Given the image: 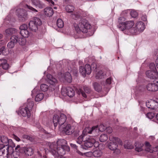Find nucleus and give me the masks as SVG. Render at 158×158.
Segmentation results:
<instances>
[{"label":"nucleus","instance_id":"obj_33","mask_svg":"<svg viewBox=\"0 0 158 158\" xmlns=\"http://www.w3.org/2000/svg\"><path fill=\"white\" fill-rule=\"evenodd\" d=\"M93 86L95 91L100 92L102 89L101 85L97 82H95L93 84Z\"/></svg>","mask_w":158,"mask_h":158},{"label":"nucleus","instance_id":"obj_2","mask_svg":"<svg viewBox=\"0 0 158 158\" xmlns=\"http://www.w3.org/2000/svg\"><path fill=\"white\" fill-rule=\"evenodd\" d=\"M75 29L78 33L81 32L84 33H86L88 30L91 28V26L88 21L85 19H81L78 24L74 23L73 24Z\"/></svg>","mask_w":158,"mask_h":158},{"label":"nucleus","instance_id":"obj_18","mask_svg":"<svg viewBox=\"0 0 158 158\" xmlns=\"http://www.w3.org/2000/svg\"><path fill=\"white\" fill-rule=\"evenodd\" d=\"M91 90L90 88L88 86H85L83 87V90L81 89H80L78 91L79 94H81L82 96L85 98L87 97V95L85 93L89 94L91 92Z\"/></svg>","mask_w":158,"mask_h":158},{"label":"nucleus","instance_id":"obj_47","mask_svg":"<svg viewBox=\"0 0 158 158\" xmlns=\"http://www.w3.org/2000/svg\"><path fill=\"white\" fill-rule=\"evenodd\" d=\"M149 68L151 70L157 71L155 64L153 63H151L149 65Z\"/></svg>","mask_w":158,"mask_h":158},{"label":"nucleus","instance_id":"obj_8","mask_svg":"<svg viewBox=\"0 0 158 158\" xmlns=\"http://www.w3.org/2000/svg\"><path fill=\"white\" fill-rule=\"evenodd\" d=\"M42 22L39 18L35 17L33 20L30 21L29 23V27L31 30L35 32L37 30L38 26L42 24Z\"/></svg>","mask_w":158,"mask_h":158},{"label":"nucleus","instance_id":"obj_51","mask_svg":"<svg viewBox=\"0 0 158 158\" xmlns=\"http://www.w3.org/2000/svg\"><path fill=\"white\" fill-rule=\"evenodd\" d=\"M15 44L10 41L8 43L7 46L9 48H14Z\"/></svg>","mask_w":158,"mask_h":158},{"label":"nucleus","instance_id":"obj_3","mask_svg":"<svg viewBox=\"0 0 158 158\" xmlns=\"http://www.w3.org/2000/svg\"><path fill=\"white\" fill-rule=\"evenodd\" d=\"M49 151L54 156L59 157V156H63L66 153V152H69L70 151L69 146L64 147H54L53 144H51L49 146Z\"/></svg>","mask_w":158,"mask_h":158},{"label":"nucleus","instance_id":"obj_35","mask_svg":"<svg viewBox=\"0 0 158 158\" xmlns=\"http://www.w3.org/2000/svg\"><path fill=\"white\" fill-rule=\"evenodd\" d=\"M20 33L21 35L25 38H27L30 35V33L27 30V29L25 30L24 31L22 30L20 31Z\"/></svg>","mask_w":158,"mask_h":158},{"label":"nucleus","instance_id":"obj_16","mask_svg":"<svg viewBox=\"0 0 158 158\" xmlns=\"http://www.w3.org/2000/svg\"><path fill=\"white\" fill-rule=\"evenodd\" d=\"M147 76L151 79L158 78V73L157 71L148 70L146 72Z\"/></svg>","mask_w":158,"mask_h":158},{"label":"nucleus","instance_id":"obj_62","mask_svg":"<svg viewBox=\"0 0 158 158\" xmlns=\"http://www.w3.org/2000/svg\"><path fill=\"white\" fill-rule=\"evenodd\" d=\"M5 73V72L4 70H3L1 68H0V76H1V75Z\"/></svg>","mask_w":158,"mask_h":158},{"label":"nucleus","instance_id":"obj_50","mask_svg":"<svg viewBox=\"0 0 158 158\" xmlns=\"http://www.w3.org/2000/svg\"><path fill=\"white\" fill-rule=\"evenodd\" d=\"M22 137L23 139H25L31 141H32L33 140L32 138L28 135H23L22 136Z\"/></svg>","mask_w":158,"mask_h":158},{"label":"nucleus","instance_id":"obj_38","mask_svg":"<svg viewBox=\"0 0 158 158\" xmlns=\"http://www.w3.org/2000/svg\"><path fill=\"white\" fill-rule=\"evenodd\" d=\"M108 139V136L106 134H102L99 137V140L100 142H104L106 141Z\"/></svg>","mask_w":158,"mask_h":158},{"label":"nucleus","instance_id":"obj_58","mask_svg":"<svg viewBox=\"0 0 158 158\" xmlns=\"http://www.w3.org/2000/svg\"><path fill=\"white\" fill-rule=\"evenodd\" d=\"M12 137L15 139L16 141L19 142L20 140V139L15 134H13Z\"/></svg>","mask_w":158,"mask_h":158},{"label":"nucleus","instance_id":"obj_20","mask_svg":"<svg viewBox=\"0 0 158 158\" xmlns=\"http://www.w3.org/2000/svg\"><path fill=\"white\" fill-rule=\"evenodd\" d=\"M144 29L145 25L144 23L141 21L138 22L136 23L135 27V29L136 31L135 35L137 34L138 31L142 32Z\"/></svg>","mask_w":158,"mask_h":158},{"label":"nucleus","instance_id":"obj_40","mask_svg":"<svg viewBox=\"0 0 158 158\" xmlns=\"http://www.w3.org/2000/svg\"><path fill=\"white\" fill-rule=\"evenodd\" d=\"M74 8V7L72 5H68L65 7V10L68 13L73 12Z\"/></svg>","mask_w":158,"mask_h":158},{"label":"nucleus","instance_id":"obj_23","mask_svg":"<svg viewBox=\"0 0 158 158\" xmlns=\"http://www.w3.org/2000/svg\"><path fill=\"white\" fill-rule=\"evenodd\" d=\"M63 131L65 134L68 135H71L74 132L73 128L71 127L70 124H67L64 127Z\"/></svg>","mask_w":158,"mask_h":158},{"label":"nucleus","instance_id":"obj_53","mask_svg":"<svg viewBox=\"0 0 158 158\" xmlns=\"http://www.w3.org/2000/svg\"><path fill=\"white\" fill-rule=\"evenodd\" d=\"M26 6L27 8H28L29 10H30L31 11L34 12H37L38 11L37 10L33 8L32 7L30 6H29L28 5H26Z\"/></svg>","mask_w":158,"mask_h":158},{"label":"nucleus","instance_id":"obj_59","mask_svg":"<svg viewBox=\"0 0 158 158\" xmlns=\"http://www.w3.org/2000/svg\"><path fill=\"white\" fill-rule=\"evenodd\" d=\"M6 148L5 145L3 144H0V150H6Z\"/></svg>","mask_w":158,"mask_h":158},{"label":"nucleus","instance_id":"obj_24","mask_svg":"<svg viewBox=\"0 0 158 158\" xmlns=\"http://www.w3.org/2000/svg\"><path fill=\"white\" fill-rule=\"evenodd\" d=\"M31 2L32 4L36 7L42 9L45 7L44 4L40 0H31Z\"/></svg>","mask_w":158,"mask_h":158},{"label":"nucleus","instance_id":"obj_48","mask_svg":"<svg viewBox=\"0 0 158 158\" xmlns=\"http://www.w3.org/2000/svg\"><path fill=\"white\" fill-rule=\"evenodd\" d=\"M155 115L154 113L149 112L148 113L146 114V117L150 119H152L155 116Z\"/></svg>","mask_w":158,"mask_h":158},{"label":"nucleus","instance_id":"obj_60","mask_svg":"<svg viewBox=\"0 0 158 158\" xmlns=\"http://www.w3.org/2000/svg\"><path fill=\"white\" fill-rule=\"evenodd\" d=\"M5 49V47L4 46H2V47L0 49V55L2 53V54H3V52L4 51Z\"/></svg>","mask_w":158,"mask_h":158},{"label":"nucleus","instance_id":"obj_14","mask_svg":"<svg viewBox=\"0 0 158 158\" xmlns=\"http://www.w3.org/2000/svg\"><path fill=\"white\" fill-rule=\"evenodd\" d=\"M15 145L13 142L12 140H10V144L8 145L7 147L6 148L5 151L6 153V157H8L7 156L11 154L14 152L13 148L15 147Z\"/></svg>","mask_w":158,"mask_h":158},{"label":"nucleus","instance_id":"obj_31","mask_svg":"<svg viewBox=\"0 0 158 158\" xmlns=\"http://www.w3.org/2000/svg\"><path fill=\"white\" fill-rule=\"evenodd\" d=\"M145 150L150 153H152L153 151L152 147L148 142H146L145 143Z\"/></svg>","mask_w":158,"mask_h":158},{"label":"nucleus","instance_id":"obj_22","mask_svg":"<svg viewBox=\"0 0 158 158\" xmlns=\"http://www.w3.org/2000/svg\"><path fill=\"white\" fill-rule=\"evenodd\" d=\"M34 105V101L31 99H28L27 103L24 104L23 106L31 112Z\"/></svg>","mask_w":158,"mask_h":158},{"label":"nucleus","instance_id":"obj_55","mask_svg":"<svg viewBox=\"0 0 158 158\" xmlns=\"http://www.w3.org/2000/svg\"><path fill=\"white\" fill-rule=\"evenodd\" d=\"M112 81L111 78V77H109L107 78L106 80V84L110 85L111 84Z\"/></svg>","mask_w":158,"mask_h":158},{"label":"nucleus","instance_id":"obj_45","mask_svg":"<svg viewBox=\"0 0 158 158\" xmlns=\"http://www.w3.org/2000/svg\"><path fill=\"white\" fill-rule=\"evenodd\" d=\"M130 15L133 18H136L138 16V13L135 10H132L130 12Z\"/></svg>","mask_w":158,"mask_h":158},{"label":"nucleus","instance_id":"obj_12","mask_svg":"<svg viewBox=\"0 0 158 158\" xmlns=\"http://www.w3.org/2000/svg\"><path fill=\"white\" fill-rule=\"evenodd\" d=\"M61 94L64 96L67 95L69 97H72L75 95V91L72 88L67 87L62 90Z\"/></svg>","mask_w":158,"mask_h":158},{"label":"nucleus","instance_id":"obj_13","mask_svg":"<svg viewBox=\"0 0 158 158\" xmlns=\"http://www.w3.org/2000/svg\"><path fill=\"white\" fill-rule=\"evenodd\" d=\"M95 142L94 138L86 137L84 141V145H82L83 148L86 149L88 148H90L93 146V143Z\"/></svg>","mask_w":158,"mask_h":158},{"label":"nucleus","instance_id":"obj_28","mask_svg":"<svg viewBox=\"0 0 158 158\" xmlns=\"http://www.w3.org/2000/svg\"><path fill=\"white\" fill-rule=\"evenodd\" d=\"M44 12L45 14L47 16L49 17L52 16L54 13L53 9L50 7L45 8L44 10Z\"/></svg>","mask_w":158,"mask_h":158},{"label":"nucleus","instance_id":"obj_30","mask_svg":"<svg viewBox=\"0 0 158 158\" xmlns=\"http://www.w3.org/2000/svg\"><path fill=\"white\" fill-rule=\"evenodd\" d=\"M81 11L80 10L71 14V16L73 19L76 20L81 17Z\"/></svg>","mask_w":158,"mask_h":158},{"label":"nucleus","instance_id":"obj_5","mask_svg":"<svg viewBox=\"0 0 158 158\" xmlns=\"http://www.w3.org/2000/svg\"><path fill=\"white\" fill-rule=\"evenodd\" d=\"M110 140L112 142L109 143L108 144L109 148L111 150H116L118 153H120V151L119 150L117 149V143L120 145H122L123 143L122 141L118 138L114 137L113 136L110 135L109 137Z\"/></svg>","mask_w":158,"mask_h":158},{"label":"nucleus","instance_id":"obj_44","mask_svg":"<svg viewBox=\"0 0 158 158\" xmlns=\"http://www.w3.org/2000/svg\"><path fill=\"white\" fill-rule=\"evenodd\" d=\"M143 144H142L139 147V146H138L137 144H136L135 146V150L136 151L138 152H140L142 150H143Z\"/></svg>","mask_w":158,"mask_h":158},{"label":"nucleus","instance_id":"obj_63","mask_svg":"<svg viewBox=\"0 0 158 158\" xmlns=\"http://www.w3.org/2000/svg\"><path fill=\"white\" fill-rule=\"evenodd\" d=\"M153 152H158V146H156L153 148L152 149Z\"/></svg>","mask_w":158,"mask_h":158},{"label":"nucleus","instance_id":"obj_42","mask_svg":"<svg viewBox=\"0 0 158 158\" xmlns=\"http://www.w3.org/2000/svg\"><path fill=\"white\" fill-rule=\"evenodd\" d=\"M56 24L59 28H62L64 26V23L61 19H57Z\"/></svg>","mask_w":158,"mask_h":158},{"label":"nucleus","instance_id":"obj_49","mask_svg":"<svg viewBox=\"0 0 158 158\" xmlns=\"http://www.w3.org/2000/svg\"><path fill=\"white\" fill-rule=\"evenodd\" d=\"M106 128V126L103 124H101L99 126H98V129L99 131L102 132L105 131Z\"/></svg>","mask_w":158,"mask_h":158},{"label":"nucleus","instance_id":"obj_21","mask_svg":"<svg viewBox=\"0 0 158 158\" xmlns=\"http://www.w3.org/2000/svg\"><path fill=\"white\" fill-rule=\"evenodd\" d=\"M54 147H64L65 146H68L67 145V141L64 139H59L57 141L56 144L54 145Z\"/></svg>","mask_w":158,"mask_h":158},{"label":"nucleus","instance_id":"obj_19","mask_svg":"<svg viewBox=\"0 0 158 158\" xmlns=\"http://www.w3.org/2000/svg\"><path fill=\"white\" fill-rule=\"evenodd\" d=\"M147 89L150 91H157L158 90V84H156L154 82L149 83L147 85Z\"/></svg>","mask_w":158,"mask_h":158},{"label":"nucleus","instance_id":"obj_29","mask_svg":"<svg viewBox=\"0 0 158 158\" xmlns=\"http://www.w3.org/2000/svg\"><path fill=\"white\" fill-rule=\"evenodd\" d=\"M0 138L1 142L3 143L6 144V146H7L8 145L10 144V140H12L10 139H8L7 136L4 135L1 136Z\"/></svg>","mask_w":158,"mask_h":158},{"label":"nucleus","instance_id":"obj_15","mask_svg":"<svg viewBox=\"0 0 158 158\" xmlns=\"http://www.w3.org/2000/svg\"><path fill=\"white\" fill-rule=\"evenodd\" d=\"M146 106L148 108L151 109H156L158 107V102L155 100H152L146 102Z\"/></svg>","mask_w":158,"mask_h":158},{"label":"nucleus","instance_id":"obj_17","mask_svg":"<svg viewBox=\"0 0 158 158\" xmlns=\"http://www.w3.org/2000/svg\"><path fill=\"white\" fill-rule=\"evenodd\" d=\"M17 113L18 114H19L20 113L23 116L25 117L27 116L28 118L30 117L31 115V112L23 106L20 109L19 111Z\"/></svg>","mask_w":158,"mask_h":158},{"label":"nucleus","instance_id":"obj_43","mask_svg":"<svg viewBox=\"0 0 158 158\" xmlns=\"http://www.w3.org/2000/svg\"><path fill=\"white\" fill-rule=\"evenodd\" d=\"M19 37L16 35H13L10 38V41L15 44L18 42Z\"/></svg>","mask_w":158,"mask_h":158},{"label":"nucleus","instance_id":"obj_61","mask_svg":"<svg viewBox=\"0 0 158 158\" xmlns=\"http://www.w3.org/2000/svg\"><path fill=\"white\" fill-rule=\"evenodd\" d=\"M141 19L143 21H146L147 20V16L146 15H143L141 17Z\"/></svg>","mask_w":158,"mask_h":158},{"label":"nucleus","instance_id":"obj_26","mask_svg":"<svg viewBox=\"0 0 158 158\" xmlns=\"http://www.w3.org/2000/svg\"><path fill=\"white\" fill-rule=\"evenodd\" d=\"M125 20V18L123 17H121L119 18L118 21V24L117 25L118 28L120 30L122 29V27L125 23L124 21Z\"/></svg>","mask_w":158,"mask_h":158},{"label":"nucleus","instance_id":"obj_7","mask_svg":"<svg viewBox=\"0 0 158 158\" xmlns=\"http://www.w3.org/2000/svg\"><path fill=\"white\" fill-rule=\"evenodd\" d=\"M66 116L64 114H61L59 117L56 114L54 115L53 117V122L54 126H57L58 123L60 126L63 124L66 120Z\"/></svg>","mask_w":158,"mask_h":158},{"label":"nucleus","instance_id":"obj_1","mask_svg":"<svg viewBox=\"0 0 158 158\" xmlns=\"http://www.w3.org/2000/svg\"><path fill=\"white\" fill-rule=\"evenodd\" d=\"M47 81L50 84L49 87L44 84H42L40 86V89L42 91L45 92L49 89L51 91H57L58 89L57 81L56 79L53 77L50 74H48L47 75Z\"/></svg>","mask_w":158,"mask_h":158},{"label":"nucleus","instance_id":"obj_54","mask_svg":"<svg viewBox=\"0 0 158 158\" xmlns=\"http://www.w3.org/2000/svg\"><path fill=\"white\" fill-rule=\"evenodd\" d=\"M105 130H106L107 132L109 134H110L112 132V128L110 127H106Z\"/></svg>","mask_w":158,"mask_h":158},{"label":"nucleus","instance_id":"obj_25","mask_svg":"<svg viewBox=\"0 0 158 158\" xmlns=\"http://www.w3.org/2000/svg\"><path fill=\"white\" fill-rule=\"evenodd\" d=\"M2 67V69L5 70L8 69L10 66L7 63V60L4 59H0V67Z\"/></svg>","mask_w":158,"mask_h":158},{"label":"nucleus","instance_id":"obj_57","mask_svg":"<svg viewBox=\"0 0 158 158\" xmlns=\"http://www.w3.org/2000/svg\"><path fill=\"white\" fill-rule=\"evenodd\" d=\"M80 131H74L73 132V135H74V136L75 137H77L79 135V133Z\"/></svg>","mask_w":158,"mask_h":158},{"label":"nucleus","instance_id":"obj_10","mask_svg":"<svg viewBox=\"0 0 158 158\" xmlns=\"http://www.w3.org/2000/svg\"><path fill=\"white\" fill-rule=\"evenodd\" d=\"M16 15L20 21L24 22L28 18L26 11L23 9H18L16 10Z\"/></svg>","mask_w":158,"mask_h":158},{"label":"nucleus","instance_id":"obj_37","mask_svg":"<svg viewBox=\"0 0 158 158\" xmlns=\"http://www.w3.org/2000/svg\"><path fill=\"white\" fill-rule=\"evenodd\" d=\"M65 79L68 82L70 83L72 81V78L70 73L69 72H66L65 75Z\"/></svg>","mask_w":158,"mask_h":158},{"label":"nucleus","instance_id":"obj_34","mask_svg":"<svg viewBox=\"0 0 158 158\" xmlns=\"http://www.w3.org/2000/svg\"><path fill=\"white\" fill-rule=\"evenodd\" d=\"M26 40L25 37L23 36L19 37L18 42L20 45L23 46L25 44Z\"/></svg>","mask_w":158,"mask_h":158},{"label":"nucleus","instance_id":"obj_39","mask_svg":"<svg viewBox=\"0 0 158 158\" xmlns=\"http://www.w3.org/2000/svg\"><path fill=\"white\" fill-rule=\"evenodd\" d=\"M44 96V94L42 93H40L37 94L35 97V101L36 102H39L41 101L43 99Z\"/></svg>","mask_w":158,"mask_h":158},{"label":"nucleus","instance_id":"obj_11","mask_svg":"<svg viewBox=\"0 0 158 158\" xmlns=\"http://www.w3.org/2000/svg\"><path fill=\"white\" fill-rule=\"evenodd\" d=\"M79 72L84 77H85L86 74L89 75L91 72L92 69L90 65L87 64L85 67L81 66L79 68Z\"/></svg>","mask_w":158,"mask_h":158},{"label":"nucleus","instance_id":"obj_9","mask_svg":"<svg viewBox=\"0 0 158 158\" xmlns=\"http://www.w3.org/2000/svg\"><path fill=\"white\" fill-rule=\"evenodd\" d=\"M98 129V126H93L91 128L88 127H85L83 131V133L84 135L92 134L93 136L98 135L99 132Z\"/></svg>","mask_w":158,"mask_h":158},{"label":"nucleus","instance_id":"obj_32","mask_svg":"<svg viewBox=\"0 0 158 158\" xmlns=\"http://www.w3.org/2000/svg\"><path fill=\"white\" fill-rule=\"evenodd\" d=\"M86 135L83 134L82 133V134L79 136L77 139V142L78 144H80L82 143V141L84 142L85 140V138Z\"/></svg>","mask_w":158,"mask_h":158},{"label":"nucleus","instance_id":"obj_6","mask_svg":"<svg viewBox=\"0 0 158 158\" xmlns=\"http://www.w3.org/2000/svg\"><path fill=\"white\" fill-rule=\"evenodd\" d=\"M15 151L21 153H24L27 156H31L34 153L32 148L27 146L22 147L17 145L15 148Z\"/></svg>","mask_w":158,"mask_h":158},{"label":"nucleus","instance_id":"obj_36","mask_svg":"<svg viewBox=\"0 0 158 158\" xmlns=\"http://www.w3.org/2000/svg\"><path fill=\"white\" fill-rule=\"evenodd\" d=\"M105 74L102 70L98 71L96 74V78L97 79H101L104 78Z\"/></svg>","mask_w":158,"mask_h":158},{"label":"nucleus","instance_id":"obj_64","mask_svg":"<svg viewBox=\"0 0 158 158\" xmlns=\"http://www.w3.org/2000/svg\"><path fill=\"white\" fill-rule=\"evenodd\" d=\"M70 146L71 147L75 149H77V147L76 144L73 143H71Z\"/></svg>","mask_w":158,"mask_h":158},{"label":"nucleus","instance_id":"obj_52","mask_svg":"<svg viewBox=\"0 0 158 158\" xmlns=\"http://www.w3.org/2000/svg\"><path fill=\"white\" fill-rule=\"evenodd\" d=\"M20 31L25 30L27 29V25L25 24H23L21 25L19 27Z\"/></svg>","mask_w":158,"mask_h":158},{"label":"nucleus","instance_id":"obj_56","mask_svg":"<svg viewBox=\"0 0 158 158\" xmlns=\"http://www.w3.org/2000/svg\"><path fill=\"white\" fill-rule=\"evenodd\" d=\"M99 143L98 141H96L95 140V142L93 143V145L95 148H97L99 147Z\"/></svg>","mask_w":158,"mask_h":158},{"label":"nucleus","instance_id":"obj_41","mask_svg":"<svg viewBox=\"0 0 158 158\" xmlns=\"http://www.w3.org/2000/svg\"><path fill=\"white\" fill-rule=\"evenodd\" d=\"M102 154V151L99 150H95L93 152V156L95 157H99Z\"/></svg>","mask_w":158,"mask_h":158},{"label":"nucleus","instance_id":"obj_4","mask_svg":"<svg viewBox=\"0 0 158 158\" xmlns=\"http://www.w3.org/2000/svg\"><path fill=\"white\" fill-rule=\"evenodd\" d=\"M134 25V22L133 21L131 20L125 22L124 25L122 27L120 30L124 31L125 34L128 35H135L136 31L135 27H133Z\"/></svg>","mask_w":158,"mask_h":158},{"label":"nucleus","instance_id":"obj_27","mask_svg":"<svg viewBox=\"0 0 158 158\" xmlns=\"http://www.w3.org/2000/svg\"><path fill=\"white\" fill-rule=\"evenodd\" d=\"M17 30L13 28H10L7 29L5 30V32L6 35L11 36L17 33Z\"/></svg>","mask_w":158,"mask_h":158},{"label":"nucleus","instance_id":"obj_46","mask_svg":"<svg viewBox=\"0 0 158 158\" xmlns=\"http://www.w3.org/2000/svg\"><path fill=\"white\" fill-rule=\"evenodd\" d=\"M6 156L5 150H0V158H4V156L6 157Z\"/></svg>","mask_w":158,"mask_h":158}]
</instances>
